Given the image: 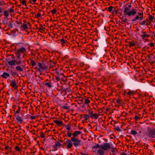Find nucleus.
I'll return each mask as SVG.
<instances>
[{"mask_svg":"<svg viewBox=\"0 0 155 155\" xmlns=\"http://www.w3.org/2000/svg\"><path fill=\"white\" fill-rule=\"evenodd\" d=\"M132 7L130 3H128L124 6V16H130L131 15L133 16L136 13L135 10L132 9L130 10Z\"/></svg>","mask_w":155,"mask_h":155,"instance_id":"1","label":"nucleus"},{"mask_svg":"<svg viewBox=\"0 0 155 155\" xmlns=\"http://www.w3.org/2000/svg\"><path fill=\"white\" fill-rule=\"evenodd\" d=\"M100 149L98 150L97 153L100 155H103L104 153V151H107L111 148L110 144L107 143H104L102 145H99Z\"/></svg>","mask_w":155,"mask_h":155,"instance_id":"2","label":"nucleus"},{"mask_svg":"<svg viewBox=\"0 0 155 155\" xmlns=\"http://www.w3.org/2000/svg\"><path fill=\"white\" fill-rule=\"evenodd\" d=\"M39 68H36L37 71L41 72V71H45L48 68L49 65L48 62L46 60H45L41 62H39L38 64Z\"/></svg>","mask_w":155,"mask_h":155,"instance_id":"3","label":"nucleus"},{"mask_svg":"<svg viewBox=\"0 0 155 155\" xmlns=\"http://www.w3.org/2000/svg\"><path fill=\"white\" fill-rule=\"evenodd\" d=\"M146 136L150 139L155 138V129L148 127L145 133Z\"/></svg>","mask_w":155,"mask_h":155,"instance_id":"4","label":"nucleus"},{"mask_svg":"<svg viewBox=\"0 0 155 155\" xmlns=\"http://www.w3.org/2000/svg\"><path fill=\"white\" fill-rule=\"evenodd\" d=\"M71 139L73 145L75 147L80 146L81 145V141L75 137H71Z\"/></svg>","mask_w":155,"mask_h":155,"instance_id":"5","label":"nucleus"},{"mask_svg":"<svg viewBox=\"0 0 155 155\" xmlns=\"http://www.w3.org/2000/svg\"><path fill=\"white\" fill-rule=\"evenodd\" d=\"M88 114L90 115V117L92 119H97L98 117L99 114L93 113V111L89 110L88 111Z\"/></svg>","mask_w":155,"mask_h":155,"instance_id":"6","label":"nucleus"},{"mask_svg":"<svg viewBox=\"0 0 155 155\" xmlns=\"http://www.w3.org/2000/svg\"><path fill=\"white\" fill-rule=\"evenodd\" d=\"M151 22L147 18L145 20H144L140 22L139 23V25H149Z\"/></svg>","mask_w":155,"mask_h":155,"instance_id":"7","label":"nucleus"},{"mask_svg":"<svg viewBox=\"0 0 155 155\" xmlns=\"http://www.w3.org/2000/svg\"><path fill=\"white\" fill-rule=\"evenodd\" d=\"M10 85L14 89H16L18 88V86L17 85L15 79L12 80L10 83Z\"/></svg>","mask_w":155,"mask_h":155,"instance_id":"8","label":"nucleus"},{"mask_svg":"<svg viewBox=\"0 0 155 155\" xmlns=\"http://www.w3.org/2000/svg\"><path fill=\"white\" fill-rule=\"evenodd\" d=\"M15 120L16 122L21 124L23 122V119L18 115L16 116Z\"/></svg>","mask_w":155,"mask_h":155,"instance_id":"9","label":"nucleus"},{"mask_svg":"<svg viewBox=\"0 0 155 155\" xmlns=\"http://www.w3.org/2000/svg\"><path fill=\"white\" fill-rule=\"evenodd\" d=\"M17 51L18 53L25 54L26 53V49L24 47H21L18 49Z\"/></svg>","mask_w":155,"mask_h":155,"instance_id":"10","label":"nucleus"},{"mask_svg":"<svg viewBox=\"0 0 155 155\" xmlns=\"http://www.w3.org/2000/svg\"><path fill=\"white\" fill-rule=\"evenodd\" d=\"M98 148L100 149L99 145L98 144H96L92 147V150L94 152L96 153L97 151L98 150H97V149Z\"/></svg>","mask_w":155,"mask_h":155,"instance_id":"11","label":"nucleus"},{"mask_svg":"<svg viewBox=\"0 0 155 155\" xmlns=\"http://www.w3.org/2000/svg\"><path fill=\"white\" fill-rule=\"evenodd\" d=\"M143 35H141L142 38L144 40L146 38H147L150 36V35L147 34L146 32H142Z\"/></svg>","mask_w":155,"mask_h":155,"instance_id":"12","label":"nucleus"},{"mask_svg":"<svg viewBox=\"0 0 155 155\" xmlns=\"http://www.w3.org/2000/svg\"><path fill=\"white\" fill-rule=\"evenodd\" d=\"M8 64L10 66H15L16 64V61L15 59H13L8 61Z\"/></svg>","mask_w":155,"mask_h":155,"instance_id":"13","label":"nucleus"},{"mask_svg":"<svg viewBox=\"0 0 155 155\" xmlns=\"http://www.w3.org/2000/svg\"><path fill=\"white\" fill-rule=\"evenodd\" d=\"M10 76V74L6 72H4L1 75V77L5 79H6L9 77Z\"/></svg>","mask_w":155,"mask_h":155,"instance_id":"14","label":"nucleus"},{"mask_svg":"<svg viewBox=\"0 0 155 155\" xmlns=\"http://www.w3.org/2000/svg\"><path fill=\"white\" fill-rule=\"evenodd\" d=\"M24 67V66L23 65L21 66L18 65L15 67V69L18 72L22 71H23V69L22 67Z\"/></svg>","mask_w":155,"mask_h":155,"instance_id":"15","label":"nucleus"},{"mask_svg":"<svg viewBox=\"0 0 155 155\" xmlns=\"http://www.w3.org/2000/svg\"><path fill=\"white\" fill-rule=\"evenodd\" d=\"M54 123H56L59 126H61L63 125V122L60 120H54Z\"/></svg>","mask_w":155,"mask_h":155,"instance_id":"16","label":"nucleus"},{"mask_svg":"<svg viewBox=\"0 0 155 155\" xmlns=\"http://www.w3.org/2000/svg\"><path fill=\"white\" fill-rule=\"evenodd\" d=\"M139 19L140 21H142L143 20V16L139 17L138 15H137L134 18L132 19V21H135Z\"/></svg>","mask_w":155,"mask_h":155,"instance_id":"17","label":"nucleus"},{"mask_svg":"<svg viewBox=\"0 0 155 155\" xmlns=\"http://www.w3.org/2000/svg\"><path fill=\"white\" fill-rule=\"evenodd\" d=\"M82 133V132L79 131H76L73 134V137L76 138L78 135H80Z\"/></svg>","mask_w":155,"mask_h":155,"instance_id":"18","label":"nucleus"},{"mask_svg":"<svg viewBox=\"0 0 155 155\" xmlns=\"http://www.w3.org/2000/svg\"><path fill=\"white\" fill-rule=\"evenodd\" d=\"M55 144L54 145L53 147L56 148L58 147H60L62 146V144L60 143L58 141H56L55 142Z\"/></svg>","mask_w":155,"mask_h":155,"instance_id":"19","label":"nucleus"},{"mask_svg":"<svg viewBox=\"0 0 155 155\" xmlns=\"http://www.w3.org/2000/svg\"><path fill=\"white\" fill-rule=\"evenodd\" d=\"M129 47H132L134 46H135L136 45V42L134 41H130L129 42Z\"/></svg>","mask_w":155,"mask_h":155,"instance_id":"20","label":"nucleus"},{"mask_svg":"<svg viewBox=\"0 0 155 155\" xmlns=\"http://www.w3.org/2000/svg\"><path fill=\"white\" fill-rule=\"evenodd\" d=\"M90 117L89 115L87 114H84L83 115V116L82 117L83 118H84L85 120H86L87 119H88Z\"/></svg>","mask_w":155,"mask_h":155,"instance_id":"21","label":"nucleus"},{"mask_svg":"<svg viewBox=\"0 0 155 155\" xmlns=\"http://www.w3.org/2000/svg\"><path fill=\"white\" fill-rule=\"evenodd\" d=\"M63 109H69V106H68V104H65L64 105H63L61 107Z\"/></svg>","mask_w":155,"mask_h":155,"instance_id":"22","label":"nucleus"},{"mask_svg":"<svg viewBox=\"0 0 155 155\" xmlns=\"http://www.w3.org/2000/svg\"><path fill=\"white\" fill-rule=\"evenodd\" d=\"M45 86L49 88L51 87L52 83L51 82H46L45 83Z\"/></svg>","mask_w":155,"mask_h":155,"instance_id":"23","label":"nucleus"},{"mask_svg":"<svg viewBox=\"0 0 155 155\" xmlns=\"http://www.w3.org/2000/svg\"><path fill=\"white\" fill-rule=\"evenodd\" d=\"M30 60L31 63V65L33 66H35L36 65V63L34 60L31 58H30Z\"/></svg>","mask_w":155,"mask_h":155,"instance_id":"24","label":"nucleus"},{"mask_svg":"<svg viewBox=\"0 0 155 155\" xmlns=\"http://www.w3.org/2000/svg\"><path fill=\"white\" fill-rule=\"evenodd\" d=\"M118 12V10L116 8H114L113 9L112 12V14L113 15H115L117 14Z\"/></svg>","mask_w":155,"mask_h":155,"instance_id":"25","label":"nucleus"},{"mask_svg":"<svg viewBox=\"0 0 155 155\" xmlns=\"http://www.w3.org/2000/svg\"><path fill=\"white\" fill-rule=\"evenodd\" d=\"M21 27L24 30H25L27 29L28 28L27 25L26 24H23V25L21 26Z\"/></svg>","mask_w":155,"mask_h":155,"instance_id":"26","label":"nucleus"},{"mask_svg":"<svg viewBox=\"0 0 155 155\" xmlns=\"http://www.w3.org/2000/svg\"><path fill=\"white\" fill-rule=\"evenodd\" d=\"M113 8L112 6H110L107 8V10L109 12H111L112 11V12Z\"/></svg>","mask_w":155,"mask_h":155,"instance_id":"27","label":"nucleus"},{"mask_svg":"<svg viewBox=\"0 0 155 155\" xmlns=\"http://www.w3.org/2000/svg\"><path fill=\"white\" fill-rule=\"evenodd\" d=\"M4 15L6 17H7L9 15V11H5L4 12Z\"/></svg>","mask_w":155,"mask_h":155,"instance_id":"28","label":"nucleus"},{"mask_svg":"<svg viewBox=\"0 0 155 155\" xmlns=\"http://www.w3.org/2000/svg\"><path fill=\"white\" fill-rule=\"evenodd\" d=\"M130 134L135 136L137 134V131L135 130H131L130 131Z\"/></svg>","mask_w":155,"mask_h":155,"instance_id":"29","label":"nucleus"},{"mask_svg":"<svg viewBox=\"0 0 155 155\" xmlns=\"http://www.w3.org/2000/svg\"><path fill=\"white\" fill-rule=\"evenodd\" d=\"M73 144L72 143H69V144H68L67 146V149H68L69 148H71L73 146Z\"/></svg>","mask_w":155,"mask_h":155,"instance_id":"30","label":"nucleus"},{"mask_svg":"<svg viewBox=\"0 0 155 155\" xmlns=\"http://www.w3.org/2000/svg\"><path fill=\"white\" fill-rule=\"evenodd\" d=\"M15 55L16 57V58L18 59H19L20 58L21 55L20 54V53H18L17 52H16L15 53Z\"/></svg>","mask_w":155,"mask_h":155,"instance_id":"31","label":"nucleus"},{"mask_svg":"<svg viewBox=\"0 0 155 155\" xmlns=\"http://www.w3.org/2000/svg\"><path fill=\"white\" fill-rule=\"evenodd\" d=\"M84 103L85 104H87L90 103V101L88 98H85V99Z\"/></svg>","mask_w":155,"mask_h":155,"instance_id":"32","label":"nucleus"},{"mask_svg":"<svg viewBox=\"0 0 155 155\" xmlns=\"http://www.w3.org/2000/svg\"><path fill=\"white\" fill-rule=\"evenodd\" d=\"M45 29V28H44L41 25V26L39 28L38 31L41 32H42V31H43Z\"/></svg>","mask_w":155,"mask_h":155,"instance_id":"33","label":"nucleus"},{"mask_svg":"<svg viewBox=\"0 0 155 155\" xmlns=\"http://www.w3.org/2000/svg\"><path fill=\"white\" fill-rule=\"evenodd\" d=\"M148 20L151 22V21L153 20V17L151 15H149L148 16Z\"/></svg>","mask_w":155,"mask_h":155,"instance_id":"34","label":"nucleus"},{"mask_svg":"<svg viewBox=\"0 0 155 155\" xmlns=\"http://www.w3.org/2000/svg\"><path fill=\"white\" fill-rule=\"evenodd\" d=\"M60 41L61 42V44L62 45H63V44L67 42V41L66 40H65L63 38H62L60 40Z\"/></svg>","mask_w":155,"mask_h":155,"instance_id":"35","label":"nucleus"},{"mask_svg":"<svg viewBox=\"0 0 155 155\" xmlns=\"http://www.w3.org/2000/svg\"><path fill=\"white\" fill-rule=\"evenodd\" d=\"M20 110H21V107L19 106H18V109L16 111L15 113V116H16L15 113L19 114L20 113Z\"/></svg>","mask_w":155,"mask_h":155,"instance_id":"36","label":"nucleus"},{"mask_svg":"<svg viewBox=\"0 0 155 155\" xmlns=\"http://www.w3.org/2000/svg\"><path fill=\"white\" fill-rule=\"evenodd\" d=\"M51 12L52 14L54 15L57 12V10L56 8H54L53 10H51Z\"/></svg>","mask_w":155,"mask_h":155,"instance_id":"37","label":"nucleus"},{"mask_svg":"<svg viewBox=\"0 0 155 155\" xmlns=\"http://www.w3.org/2000/svg\"><path fill=\"white\" fill-rule=\"evenodd\" d=\"M110 149H112V150H111V151L112 152V153H114L115 152V151L116 150V151L117 150V148H114L113 147H111V148Z\"/></svg>","mask_w":155,"mask_h":155,"instance_id":"38","label":"nucleus"},{"mask_svg":"<svg viewBox=\"0 0 155 155\" xmlns=\"http://www.w3.org/2000/svg\"><path fill=\"white\" fill-rule=\"evenodd\" d=\"M15 149L18 151H20L21 150L20 147L18 146H16L15 147Z\"/></svg>","mask_w":155,"mask_h":155,"instance_id":"39","label":"nucleus"},{"mask_svg":"<svg viewBox=\"0 0 155 155\" xmlns=\"http://www.w3.org/2000/svg\"><path fill=\"white\" fill-rule=\"evenodd\" d=\"M66 126V129L67 130H70L71 126L70 124H67V125Z\"/></svg>","mask_w":155,"mask_h":155,"instance_id":"40","label":"nucleus"},{"mask_svg":"<svg viewBox=\"0 0 155 155\" xmlns=\"http://www.w3.org/2000/svg\"><path fill=\"white\" fill-rule=\"evenodd\" d=\"M11 147H9L8 146H6L5 147V149L6 150H8V151H11Z\"/></svg>","mask_w":155,"mask_h":155,"instance_id":"41","label":"nucleus"},{"mask_svg":"<svg viewBox=\"0 0 155 155\" xmlns=\"http://www.w3.org/2000/svg\"><path fill=\"white\" fill-rule=\"evenodd\" d=\"M127 22V20L126 18H125L124 19L122 20L121 21V23L123 24L126 23Z\"/></svg>","mask_w":155,"mask_h":155,"instance_id":"42","label":"nucleus"},{"mask_svg":"<svg viewBox=\"0 0 155 155\" xmlns=\"http://www.w3.org/2000/svg\"><path fill=\"white\" fill-rule=\"evenodd\" d=\"M21 3L22 5H25V6H27L26 2L25 0H22L21 2Z\"/></svg>","mask_w":155,"mask_h":155,"instance_id":"43","label":"nucleus"},{"mask_svg":"<svg viewBox=\"0 0 155 155\" xmlns=\"http://www.w3.org/2000/svg\"><path fill=\"white\" fill-rule=\"evenodd\" d=\"M115 129L118 132H121V130L120 128L119 127H117L115 128Z\"/></svg>","mask_w":155,"mask_h":155,"instance_id":"44","label":"nucleus"},{"mask_svg":"<svg viewBox=\"0 0 155 155\" xmlns=\"http://www.w3.org/2000/svg\"><path fill=\"white\" fill-rule=\"evenodd\" d=\"M122 101L121 100L118 99L116 101V102L118 104H120Z\"/></svg>","mask_w":155,"mask_h":155,"instance_id":"45","label":"nucleus"},{"mask_svg":"<svg viewBox=\"0 0 155 155\" xmlns=\"http://www.w3.org/2000/svg\"><path fill=\"white\" fill-rule=\"evenodd\" d=\"M66 142L68 144H69V143H72V141L71 140L69 139H66Z\"/></svg>","mask_w":155,"mask_h":155,"instance_id":"46","label":"nucleus"},{"mask_svg":"<svg viewBox=\"0 0 155 155\" xmlns=\"http://www.w3.org/2000/svg\"><path fill=\"white\" fill-rule=\"evenodd\" d=\"M55 79L57 80V81H59L61 79V77L59 75H58L57 76H55Z\"/></svg>","mask_w":155,"mask_h":155,"instance_id":"47","label":"nucleus"},{"mask_svg":"<svg viewBox=\"0 0 155 155\" xmlns=\"http://www.w3.org/2000/svg\"><path fill=\"white\" fill-rule=\"evenodd\" d=\"M22 62L21 61H16V64L19 65L21 64Z\"/></svg>","mask_w":155,"mask_h":155,"instance_id":"48","label":"nucleus"},{"mask_svg":"<svg viewBox=\"0 0 155 155\" xmlns=\"http://www.w3.org/2000/svg\"><path fill=\"white\" fill-rule=\"evenodd\" d=\"M41 14L40 13H37V15H36V17L37 18H38L41 17Z\"/></svg>","mask_w":155,"mask_h":155,"instance_id":"49","label":"nucleus"},{"mask_svg":"<svg viewBox=\"0 0 155 155\" xmlns=\"http://www.w3.org/2000/svg\"><path fill=\"white\" fill-rule=\"evenodd\" d=\"M154 45V43L152 42H151L149 44V46L150 47H153Z\"/></svg>","mask_w":155,"mask_h":155,"instance_id":"50","label":"nucleus"},{"mask_svg":"<svg viewBox=\"0 0 155 155\" xmlns=\"http://www.w3.org/2000/svg\"><path fill=\"white\" fill-rule=\"evenodd\" d=\"M134 118V119L136 120H139V119H140V117H138L137 115H136L135 116Z\"/></svg>","mask_w":155,"mask_h":155,"instance_id":"51","label":"nucleus"},{"mask_svg":"<svg viewBox=\"0 0 155 155\" xmlns=\"http://www.w3.org/2000/svg\"><path fill=\"white\" fill-rule=\"evenodd\" d=\"M67 135L68 137H70L72 135V134L71 133L69 132L68 131Z\"/></svg>","mask_w":155,"mask_h":155,"instance_id":"52","label":"nucleus"},{"mask_svg":"<svg viewBox=\"0 0 155 155\" xmlns=\"http://www.w3.org/2000/svg\"><path fill=\"white\" fill-rule=\"evenodd\" d=\"M133 94V93L131 91H129V92H128V93H127V94L128 95H131L132 94Z\"/></svg>","mask_w":155,"mask_h":155,"instance_id":"53","label":"nucleus"},{"mask_svg":"<svg viewBox=\"0 0 155 155\" xmlns=\"http://www.w3.org/2000/svg\"><path fill=\"white\" fill-rule=\"evenodd\" d=\"M8 26L10 28H13L11 22H9V24L8 25Z\"/></svg>","mask_w":155,"mask_h":155,"instance_id":"54","label":"nucleus"},{"mask_svg":"<svg viewBox=\"0 0 155 155\" xmlns=\"http://www.w3.org/2000/svg\"><path fill=\"white\" fill-rule=\"evenodd\" d=\"M5 4L4 1H2L0 2V6L3 5Z\"/></svg>","mask_w":155,"mask_h":155,"instance_id":"55","label":"nucleus"},{"mask_svg":"<svg viewBox=\"0 0 155 155\" xmlns=\"http://www.w3.org/2000/svg\"><path fill=\"white\" fill-rule=\"evenodd\" d=\"M66 91H68V92L71 91V90L69 87H67L66 88Z\"/></svg>","mask_w":155,"mask_h":155,"instance_id":"56","label":"nucleus"},{"mask_svg":"<svg viewBox=\"0 0 155 155\" xmlns=\"http://www.w3.org/2000/svg\"><path fill=\"white\" fill-rule=\"evenodd\" d=\"M40 137L41 138H44L45 137L44 134L43 133H42L40 135Z\"/></svg>","mask_w":155,"mask_h":155,"instance_id":"57","label":"nucleus"},{"mask_svg":"<svg viewBox=\"0 0 155 155\" xmlns=\"http://www.w3.org/2000/svg\"><path fill=\"white\" fill-rule=\"evenodd\" d=\"M30 118L31 120H33L35 119V117L34 116H31L30 117Z\"/></svg>","mask_w":155,"mask_h":155,"instance_id":"58","label":"nucleus"},{"mask_svg":"<svg viewBox=\"0 0 155 155\" xmlns=\"http://www.w3.org/2000/svg\"><path fill=\"white\" fill-rule=\"evenodd\" d=\"M9 12H14V10L12 8H10V11H9Z\"/></svg>","mask_w":155,"mask_h":155,"instance_id":"59","label":"nucleus"},{"mask_svg":"<svg viewBox=\"0 0 155 155\" xmlns=\"http://www.w3.org/2000/svg\"><path fill=\"white\" fill-rule=\"evenodd\" d=\"M7 17H6L5 18H4L3 19V21H7Z\"/></svg>","mask_w":155,"mask_h":155,"instance_id":"60","label":"nucleus"},{"mask_svg":"<svg viewBox=\"0 0 155 155\" xmlns=\"http://www.w3.org/2000/svg\"><path fill=\"white\" fill-rule=\"evenodd\" d=\"M120 155H127V154L124 152H123L121 153Z\"/></svg>","mask_w":155,"mask_h":155,"instance_id":"61","label":"nucleus"},{"mask_svg":"<svg viewBox=\"0 0 155 155\" xmlns=\"http://www.w3.org/2000/svg\"><path fill=\"white\" fill-rule=\"evenodd\" d=\"M3 12L2 8L0 7V14L2 13Z\"/></svg>","mask_w":155,"mask_h":155,"instance_id":"62","label":"nucleus"},{"mask_svg":"<svg viewBox=\"0 0 155 155\" xmlns=\"http://www.w3.org/2000/svg\"><path fill=\"white\" fill-rule=\"evenodd\" d=\"M138 14L141 16H143V13H138Z\"/></svg>","mask_w":155,"mask_h":155,"instance_id":"63","label":"nucleus"},{"mask_svg":"<svg viewBox=\"0 0 155 155\" xmlns=\"http://www.w3.org/2000/svg\"><path fill=\"white\" fill-rule=\"evenodd\" d=\"M36 0H31V2H33V3H34L36 2Z\"/></svg>","mask_w":155,"mask_h":155,"instance_id":"64","label":"nucleus"}]
</instances>
